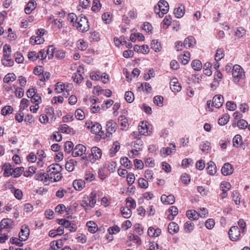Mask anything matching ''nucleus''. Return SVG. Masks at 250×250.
Segmentation results:
<instances>
[{"label": "nucleus", "instance_id": "9", "mask_svg": "<svg viewBox=\"0 0 250 250\" xmlns=\"http://www.w3.org/2000/svg\"><path fill=\"white\" fill-rule=\"evenodd\" d=\"M117 125L116 122L110 120L107 122L106 124V137H109L110 135H112L117 129Z\"/></svg>", "mask_w": 250, "mask_h": 250}, {"label": "nucleus", "instance_id": "19", "mask_svg": "<svg viewBox=\"0 0 250 250\" xmlns=\"http://www.w3.org/2000/svg\"><path fill=\"white\" fill-rule=\"evenodd\" d=\"M3 176L4 177H9L12 176L13 167L9 163H5L3 166Z\"/></svg>", "mask_w": 250, "mask_h": 250}, {"label": "nucleus", "instance_id": "4", "mask_svg": "<svg viewBox=\"0 0 250 250\" xmlns=\"http://www.w3.org/2000/svg\"><path fill=\"white\" fill-rule=\"evenodd\" d=\"M14 226L15 223L12 219L8 218L3 219L0 222V234L3 230L7 232L11 231Z\"/></svg>", "mask_w": 250, "mask_h": 250}, {"label": "nucleus", "instance_id": "34", "mask_svg": "<svg viewBox=\"0 0 250 250\" xmlns=\"http://www.w3.org/2000/svg\"><path fill=\"white\" fill-rule=\"evenodd\" d=\"M56 48L53 45H49L46 53L49 60L52 59L55 55Z\"/></svg>", "mask_w": 250, "mask_h": 250}, {"label": "nucleus", "instance_id": "43", "mask_svg": "<svg viewBox=\"0 0 250 250\" xmlns=\"http://www.w3.org/2000/svg\"><path fill=\"white\" fill-rule=\"evenodd\" d=\"M191 66L194 70L199 71L202 69L203 65L201 61L195 60L192 62Z\"/></svg>", "mask_w": 250, "mask_h": 250}, {"label": "nucleus", "instance_id": "55", "mask_svg": "<svg viewBox=\"0 0 250 250\" xmlns=\"http://www.w3.org/2000/svg\"><path fill=\"white\" fill-rule=\"evenodd\" d=\"M102 7V4L100 3V0H93V5L91 7V10L94 12L99 11Z\"/></svg>", "mask_w": 250, "mask_h": 250}, {"label": "nucleus", "instance_id": "51", "mask_svg": "<svg viewBox=\"0 0 250 250\" xmlns=\"http://www.w3.org/2000/svg\"><path fill=\"white\" fill-rule=\"evenodd\" d=\"M139 187L141 188H147L148 187V183L147 180L143 178H140L138 180Z\"/></svg>", "mask_w": 250, "mask_h": 250}, {"label": "nucleus", "instance_id": "20", "mask_svg": "<svg viewBox=\"0 0 250 250\" xmlns=\"http://www.w3.org/2000/svg\"><path fill=\"white\" fill-rule=\"evenodd\" d=\"M168 232L171 235L177 233L179 231L178 225L175 222H170L168 226Z\"/></svg>", "mask_w": 250, "mask_h": 250}, {"label": "nucleus", "instance_id": "57", "mask_svg": "<svg viewBox=\"0 0 250 250\" xmlns=\"http://www.w3.org/2000/svg\"><path fill=\"white\" fill-rule=\"evenodd\" d=\"M75 116L77 119L83 120L85 118L84 112L81 109H77L75 112Z\"/></svg>", "mask_w": 250, "mask_h": 250}, {"label": "nucleus", "instance_id": "14", "mask_svg": "<svg viewBox=\"0 0 250 250\" xmlns=\"http://www.w3.org/2000/svg\"><path fill=\"white\" fill-rule=\"evenodd\" d=\"M224 98L221 95H217L214 96L212 99V106L217 108H220L223 104Z\"/></svg>", "mask_w": 250, "mask_h": 250}, {"label": "nucleus", "instance_id": "41", "mask_svg": "<svg viewBox=\"0 0 250 250\" xmlns=\"http://www.w3.org/2000/svg\"><path fill=\"white\" fill-rule=\"evenodd\" d=\"M121 211L123 216L125 218H128L131 215L132 211L128 207H122Z\"/></svg>", "mask_w": 250, "mask_h": 250}, {"label": "nucleus", "instance_id": "1", "mask_svg": "<svg viewBox=\"0 0 250 250\" xmlns=\"http://www.w3.org/2000/svg\"><path fill=\"white\" fill-rule=\"evenodd\" d=\"M62 167L60 165L55 163L50 165L47 168L48 179L51 182H57L60 181L62 177L61 173Z\"/></svg>", "mask_w": 250, "mask_h": 250}, {"label": "nucleus", "instance_id": "64", "mask_svg": "<svg viewBox=\"0 0 250 250\" xmlns=\"http://www.w3.org/2000/svg\"><path fill=\"white\" fill-rule=\"evenodd\" d=\"M31 101L34 104H40L42 102V97L39 93H36L33 97L31 98Z\"/></svg>", "mask_w": 250, "mask_h": 250}, {"label": "nucleus", "instance_id": "32", "mask_svg": "<svg viewBox=\"0 0 250 250\" xmlns=\"http://www.w3.org/2000/svg\"><path fill=\"white\" fill-rule=\"evenodd\" d=\"M35 179L37 180L38 181H46L48 179V175L47 172L45 173L43 172H38L36 175H35Z\"/></svg>", "mask_w": 250, "mask_h": 250}, {"label": "nucleus", "instance_id": "10", "mask_svg": "<svg viewBox=\"0 0 250 250\" xmlns=\"http://www.w3.org/2000/svg\"><path fill=\"white\" fill-rule=\"evenodd\" d=\"M30 234V229L28 226L26 225H23L21 226V230L19 234V237L21 239V240H23L26 241Z\"/></svg>", "mask_w": 250, "mask_h": 250}, {"label": "nucleus", "instance_id": "21", "mask_svg": "<svg viewBox=\"0 0 250 250\" xmlns=\"http://www.w3.org/2000/svg\"><path fill=\"white\" fill-rule=\"evenodd\" d=\"M85 183L82 179L75 180L73 182L74 188L78 191L82 190L85 187Z\"/></svg>", "mask_w": 250, "mask_h": 250}, {"label": "nucleus", "instance_id": "52", "mask_svg": "<svg viewBox=\"0 0 250 250\" xmlns=\"http://www.w3.org/2000/svg\"><path fill=\"white\" fill-rule=\"evenodd\" d=\"M64 84L62 82H58L56 84L55 91L57 93H64Z\"/></svg>", "mask_w": 250, "mask_h": 250}, {"label": "nucleus", "instance_id": "6", "mask_svg": "<svg viewBox=\"0 0 250 250\" xmlns=\"http://www.w3.org/2000/svg\"><path fill=\"white\" fill-rule=\"evenodd\" d=\"M102 155V150L97 146H94L91 148V153L88 155V159L92 163H94L101 158Z\"/></svg>", "mask_w": 250, "mask_h": 250}, {"label": "nucleus", "instance_id": "35", "mask_svg": "<svg viewBox=\"0 0 250 250\" xmlns=\"http://www.w3.org/2000/svg\"><path fill=\"white\" fill-rule=\"evenodd\" d=\"M24 168L23 167H17L13 168L12 176L14 178H18L23 173Z\"/></svg>", "mask_w": 250, "mask_h": 250}, {"label": "nucleus", "instance_id": "50", "mask_svg": "<svg viewBox=\"0 0 250 250\" xmlns=\"http://www.w3.org/2000/svg\"><path fill=\"white\" fill-rule=\"evenodd\" d=\"M125 98L127 102L131 103L134 100L133 93L130 91H126L125 94Z\"/></svg>", "mask_w": 250, "mask_h": 250}, {"label": "nucleus", "instance_id": "58", "mask_svg": "<svg viewBox=\"0 0 250 250\" xmlns=\"http://www.w3.org/2000/svg\"><path fill=\"white\" fill-rule=\"evenodd\" d=\"M24 240H21L20 238H17V237H12L10 239V242L12 244H15L18 246L21 247L23 246V243H22V241Z\"/></svg>", "mask_w": 250, "mask_h": 250}, {"label": "nucleus", "instance_id": "15", "mask_svg": "<svg viewBox=\"0 0 250 250\" xmlns=\"http://www.w3.org/2000/svg\"><path fill=\"white\" fill-rule=\"evenodd\" d=\"M161 200L165 205H172L175 202V197L172 194H163L161 197Z\"/></svg>", "mask_w": 250, "mask_h": 250}, {"label": "nucleus", "instance_id": "31", "mask_svg": "<svg viewBox=\"0 0 250 250\" xmlns=\"http://www.w3.org/2000/svg\"><path fill=\"white\" fill-rule=\"evenodd\" d=\"M30 42L33 45L41 44L43 43L44 40L42 37L32 36L30 39Z\"/></svg>", "mask_w": 250, "mask_h": 250}, {"label": "nucleus", "instance_id": "2", "mask_svg": "<svg viewBox=\"0 0 250 250\" xmlns=\"http://www.w3.org/2000/svg\"><path fill=\"white\" fill-rule=\"evenodd\" d=\"M154 12L161 18L167 14L169 10V5L167 2L165 0H160L157 5L155 6Z\"/></svg>", "mask_w": 250, "mask_h": 250}, {"label": "nucleus", "instance_id": "46", "mask_svg": "<svg viewBox=\"0 0 250 250\" xmlns=\"http://www.w3.org/2000/svg\"><path fill=\"white\" fill-rule=\"evenodd\" d=\"M73 147L74 145L72 142H66L64 145V149L65 152L67 153H69L71 151L72 152L74 149Z\"/></svg>", "mask_w": 250, "mask_h": 250}, {"label": "nucleus", "instance_id": "49", "mask_svg": "<svg viewBox=\"0 0 250 250\" xmlns=\"http://www.w3.org/2000/svg\"><path fill=\"white\" fill-rule=\"evenodd\" d=\"M138 130L142 135H147L148 127L146 124H144L143 122L142 123L141 125H139Z\"/></svg>", "mask_w": 250, "mask_h": 250}, {"label": "nucleus", "instance_id": "60", "mask_svg": "<svg viewBox=\"0 0 250 250\" xmlns=\"http://www.w3.org/2000/svg\"><path fill=\"white\" fill-rule=\"evenodd\" d=\"M172 20L171 16L170 15H167L164 18L163 22H162V26L163 28H167L168 26L170 25L171 23V21Z\"/></svg>", "mask_w": 250, "mask_h": 250}, {"label": "nucleus", "instance_id": "39", "mask_svg": "<svg viewBox=\"0 0 250 250\" xmlns=\"http://www.w3.org/2000/svg\"><path fill=\"white\" fill-rule=\"evenodd\" d=\"M3 58H8L11 57V49L9 45L5 44L3 48Z\"/></svg>", "mask_w": 250, "mask_h": 250}, {"label": "nucleus", "instance_id": "27", "mask_svg": "<svg viewBox=\"0 0 250 250\" xmlns=\"http://www.w3.org/2000/svg\"><path fill=\"white\" fill-rule=\"evenodd\" d=\"M186 215L189 219L192 220H197L199 217L198 212L194 209L188 210L186 212Z\"/></svg>", "mask_w": 250, "mask_h": 250}, {"label": "nucleus", "instance_id": "18", "mask_svg": "<svg viewBox=\"0 0 250 250\" xmlns=\"http://www.w3.org/2000/svg\"><path fill=\"white\" fill-rule=\"evenodd\" d=\"M37 2L34 0H30L24 8L25 13L26 14H30L36 8Z\"/></svg>", "mask_w": 250, "mask_h": 250}, {"label": "nucleus", "instance_id": "29", "mask_svg": "<svg viewBox=\"0 0 250 250\" xmlns=\"http://www.w3.org/2000/svg\"><path fill=\"white\" fill-rule=\"evenodd\" d=\"M91 132L93 134H99L102 136L103 132L102 131L101 125L98 123H94L91 129Z\"/></svg>", "mask_w": 250, "mask_h": 250}, {"label": "nucleus", "instance_id": "26", "mask_svg": "<svg viewBox=\"0 0 250 250\" xmlns=\"http://www.w3.org/2000/svg\"><path fill=\"white\" fill-rule=\"evenodd\" d=\"M185 6L181 5L179 7L175 8L174 10V14L177 18H182L185 14Z\"/></svg>", "mask_w": 250, "mask_h": 250}, {"label": "nucleus", "instance_id": "40", "mask_svg": "<svg viewBox=\"0 0 250 250\" xmlns=\"http://www.w3.org/2000/svg\"><path fill=\"white\" fill-rule=\"evenodd\" d=\"M16 80V76L13 73H9L5 75L3 79V82L9 83L10 82H14Z\"/></svg>", "mask_w": 250, "mask_h": 250}, {"label": "nucleus", "instance_id": "5", "mask_svg": "<svg viewBox=\"0 0 250 250\" xmlns=\"http://www.w3.org/2000/svg\"><path fill=\"white\" fill-rule=\"evenodd\" d=\"M232 76L235 83H238L240 80L244 78L245 72L240 65L235 64L233 66Z\"/></svg>", "mask_w": 250, "mask_h": 250}, {"label": "nucleus", "instance_id": "44", "mask_svg": "<svg viewBox=\"0 0 250 250\" xmlns=\"http://www.w3.org/2000/svg\"><path fill=\"white\" fill-rule=\"evenodd\" d=\"M14 87L15 91L14 92L15 93V96L16 97L18 98H22L24 93V89L21 87H15V86L13 85Z\"/></svg>", "mask_w": 250, "mask_h": 250}, {"label": "nucleus", "instance_id": "8", "mask_svg": "<svg viewBox=\"0 0 250 250\" xmlns=\"http://www.w3.org/2000/svg\"><path fill=\"white\" fill-rule=\"evenodd\" d=\"M231 188V185L229 183L227 182H222L220 185V189L222 191L219 196L221 199L225 198L228 195V191Z\"/></svg>", "mask_w": 250, "mask_h": 250}, {"label": "nucleus", "instance_id": "56", "mask_svg": "<svg viewBox=\"0 0 250 250\" xmlns=\"http://www.w3.org/2000/svg\"><path fill=\"white\" fill-rule=\"evenodd\" d=\"M78 48L81 50H85L88 47V44L83 39H80L77 43Z\"/></svg>", "mask_w": 250, "mask_h": 250}, {"label": "nucleus", "instance_id": "42", "mask_svg": "<svg viewBox=\"0 0 250 250\" xmlns=\"http://www.w3.org/2000/svg\"><path fill=\"white\" fill-rule=\"evenodd\" d=\"M201 150L205 153H208L210 149V143L208 141H204L200 146Z\"/></svg>", "mask_w": 250, "mask_h": 250}, {"label": "nucleus", "instance_id": "22", "mask_svg": "<svg viewBox=\"0 0 250 250\" xmlns=\"http://www.w3.org/2000/svg\"><path fill=\"white\" fill-rule=\"evenodd\" d=\"M206 170L208 174L210 175H214L217 172V168L215 164L212 162L210 161L207 164V167Z\"/></svg>", "mask_w": 250, "mask_h": 250}, {"label": "nucleus", "instance_id": "24", "mask_svg": "<svg viewBox=\"0 0 250 250\" xmlns=\"http://www.w3.org/2000/svg\"><path fill=\"white\" fill-rule=\"evenodd\" d=\"M168 210L169 214L167 215V218L172 221L178 213V208L175 206H171Z\"/></svg>", "mask_w": 250, "mask_h": 250}, {"label": "nucleus", "instance_id": "13", "mask_svg": "<svg viewBox=\"0 0 250 250\" xmlns=\"http://www.w3.org/2000/svg\"><path fill=\"white\" fill-rule=\"evenodd\" d=\"M170 87L172 91L174 92H179L182 87L176 78L172 79L170 82Z\"/></svg>", "mask_w": 250, "mask_h": 250}, {"label": "nucleus", "instance_id": "28", "mask_svg": "<svg viewBox=\"0 0 250 250\" xmlns=\"http://www.w3.org/2000/svg\"><path fill=\"white\" fill-rule=\"evenodd\" d=\"M59 130L62 133H66L67 134H74L75 133V130L70 128L67 125H62L59 127Z\"/></svg>", "mask_w": 250, "mask_h": 250}, {"label": "nucleus", "instance_id": "16", "mask_svg": "<svg viewBox=\"0 0 250 250\" xmlns=\"http://www.w3.org/2000/svg\"><path fill=\"white\" fill-rule=\"evenodd\" d=\"M233 172V167L229 163H225L221 169L222 174L225 176L229 175L231 174Z\"/></svg>", "mask_w": 250, "mask_h": 250}, {"label": "nucleus", "instance_id": "48", "mask_svg": "<svg viewBox=\"0 0 250 250\" xmlns=\"http://www.w3.org/2000/svg\"><path fill=\"white\" fill-rule=\"evenodd\" d=\"M2 63L5 66L10 67L14 65V62L11 58V57H8L7 59L3 58L1 60Z\"/></svg>", "mask_w": 250, "mask_h": 250}, {"label": "nucleus", "instance_id": "30", "mask_svg": "<svg viewBox=\"0 0 250 250\" xmlns=\"http://www.w3.org/2000/svg\"><path fill=\"white\" fill-rule=\"evenodd\" d=\"M120 149V144L118 141L113 143L112 147L110 149V155L113 157Z\"/></svg>", "mask_w": 250, "mask_h": 250}, {"label": "nucleus", "instance_id": "12", "mask_svg": "<svg viewBox=\"0 0 250 250\" xmlns=\"http://www.w3.org/2000/svg\"><path fill=\"white\" fill-rule=\"evenodd\" d=\"M176 150V146L174 144H170L169 147H164L161 149V155L163 157H166L170 155L172 152Z\"/></svg>", "mask_w": 250, "mask_h": 250}, {"label": "nucleus", "instance_id": "33", "mask_svg": "<svg viewBox=\"0 0 250 250\" xmlns=\"http://www.w3.org/2000/svg\"><path fill=\"white\" fill-rule=\"evenodd\" d=\"M184 230L186 233L191 232L194 229V224L191 221H187L184 224Z\"/></svg>", "mask_w": 250, "mask_h": 250}, {"label": "nucleus", "instance_id": "53", "mask_svg": "<svg viewBox=\"0 0 250 250\" xmlns=\"http://www.w3.org/2000/svg\"><path fill=\"white\" fill-rule=\"evenodd\" d=\"M13 111V108L10 105H6L2 108L1 114L3 116H6L9 114H11Z\"/></svg>", "mask_w": 250, "mask_h": 250}, {"label": "nucleus", "instance_id": "37", "mask_svg": "<svg viewBox=\"0 0 250 250\" xmlns=\"http://www.w3.org/2000/svg\"><path fill=\"white\" fill-rule=\"evenodd\" d=\"M151 48L154 50L156 52H159L162 49V47L160 42L156 40L152 41L151 43Z\"/></svg>", "mask_w": 250, "mask_h": 250}, {"label": "nucleus", "instance_id": "3", "mask_svg": "<svg viewBox=\"0 0 250 250\" xmlns=\"http://www.w3.org/2000/svg\"><path fill=\"white\" fill-rule=\"evenodd\" d=\"M73 26L81 32H85L89 29L88 21L85 17H79L77 22L74 23Z\"/></svg>", "mask_w": 250, "mask_h": 250}, {"label": "nucleus", "instance_id": "25", "mask_svg": "<svg viewBox=\"0 0 250 250\" xmlns=\"http://www.w3.org/2000/svg\"><path fill=\"white\" fill-rule=\"evenodd\" d=\"M84 199H87L89 207L93 208L96 204V194L94 192H91L89 196H84Z\"/></svg>", "mask_w": 250, "mask_h": 250}, {"label": "nucleus", "instance_id": "62", "mask_svg": "<svg viewBox=\"0 0 250 250\" xmlns=\"http://www.w3.org/2000/svg\"><path fill=\"white\" fill-rule=\"evenodd\" d=\"M164 98L162 96L157 95L154 97V103L158 106L162 107L163 105Z\"/></svg>", "mask_w": 250, "mask_h": 250}, {"label": "nucleus", "instance_id": "17", "mask_svg": "<svg viewBox=\"0 0 250 250\" xmlns=\"http://www.w3.org/2000/svg\"><path fill=\"white\" fill-rule=\"evenodd\" d=\"M119 125L122 130H126L129 127L128 119L124 115H121L118 118Z\"/></svg>", "mask_w": 250, "mask_h": 250}, {"label": "nucleus", "instance_id": "11", "mask_svg": "<svg viewBox=\"0 0 250 250\" xmlns=\"http://www.w3.org/2000/svg\"><path fill=\"white\" fill-rule=\"evenodd\" d=\"M86 150V147L82 144L77 145L72 151V155L74 157L82 156L85 153Z\"/></svg>", "mask_w": 250, "mask_h": 250}, {"label": "nucleus", "instance_id": "47", "mask_svg": "<svg viewBox=\"0 0 250 250\" xmlns=\"http://www.w3.org/2000/svg\"><path fill=\"white\" fill-rule=\"evenodd\" d=\"M95 178V175L91 171L87 170L84 174V179L86 181L90 182Z\"/></svg>", "mask_w": 250, "mask_h": 250}, {"label": "nucleus", "instance_id": "63", "mask_svg": "<svg viewBox=\"0 0 250 250\" xmlns=\"http://www.w3.org/2000/svg\"><path fill=\"white\" fill-rule=\"evenodd\" d=\"M128 238L131 241H134L138 245L141 244V240L138 235H135L133 233H129L128 235Z\"/></svg>", "mask_w": 250, "mask_h": 250}, {"label": "nucleus", "instance_id": "23", "mask_svg": "<svg viewBox=\"0 0 250 250\" xmlns=\"http://www.w3.org/2000/svg\"><path fill=\"white\" fill-rule=\"evenodd\" d=\"M196 41L192 36H188L186 38L184 42L183 45L185 48L192 47L195 44Z\"/></svg>", "mask_w": 250, "mask_h": 250}, {"label": "nucleus", "instance_id": "45", "mask_svg": "<svg viewBox=\"0 0 250 250\" xmlns=\"http://www.w3.org/2000/svg\"><path fill=\"white\" fill-rule=\"evenodd\" d=\"M120 162L121 164L124 166L126 168H130L132 166L131 161L127 157H125L121 158Z\"/></svg>", "mask_w": 250, "mask_h": 250}, {"label": "nucleus", "instance_id": "7", "mask_svg": "<svg viewBox=\"0 0 250 250\" xmlns=\"http://www.w3.org/2000/svg\"><path fill=\"white\" fill-rule=\"evenodd\" d=\"M241 231L239 228L236 226L231 227L228 232V234L230 240L232 241H238L241 236Z\"/></svg>", "mask_w": 250, "mask_h": 250}, {"label": "nucleus", "instance_id": "59", "mask_svg": "<svg viewBox=\"0 0 250 250\" xmlns=\"http://www.w3.org/2000/svg\"><path fill=\"white\" fill-rule=\"evenodd\" d=\"M51 140L60 142L62 140V134L58 131L54 132L50 137Z\"/></svg>", "mask_w": 250, "mask_h": 250}, {"label": "nucleus", "instance_id": "38", "mask_svg": "<svg viewBox=\"0 0 250 250\" xmlns=\"http://www.w3.org/2000/svg\"><path fill=\"white\" fill-rule=\"evenodd\" d=\"M225 56L224 50L223 48H219L216 50L214 60L215 61H220Z\"/></svg>", "mask_w": 250, "mask_h": 250}, {"label": "nucleus", "instance_id": "61", "mask_svg": "<svg viewBox=\"0 0 250 250\" xmlns=\"http://www.w3.org/2000/svg\"><path fill=\"white\" fill-rule=\"evenodd\" d=\"M36 168L35 167L33 166L30 167L28 168V170L24 171L23 172V176L28 177H30L33 175L36 172Z\"/></svg>", "mask_w": 250, "mask_h": 250}, {"label": "nucleus", "instance_id": "36", "mask_svg": "<svg viewBox=\"0 0 250 250\" xmlns=\"http://www.w3.org/2000/svg\"><path fill=\"white\" fill-rule=\"evenodd\" d=\"M233 146L238 147L242 145V138L240 135H236L232 139Z\"/></svg>", "mask_w": 250, "mask_h": 250}, {"label": "nucleus", "instance_id": "54", "mask_svg": "<svg viewBox=\"0 0 250 250\" xmlns=\"http://www.w3.org/2000/svg\"><path fill=\"white\" fill-rule=\"evenodd\" d=\"M230 117L229 115L226 114L223 115V117L220 118L218 120V124L220 125H226L229 121Z\"/></svg>", "mask_w": 250, "mask_h": 250}]
</instances>
